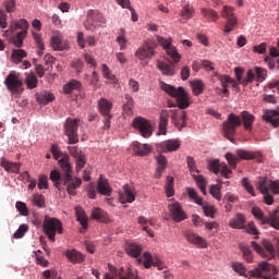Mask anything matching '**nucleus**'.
I'll return each mask as SVG.
<instances>
[{
    "instance_id": "nucleus-1",
    "label": "nucleus",
    "mask_w": 279,
    "mask_h": 279,
    "mask_svg": "<svg viewBox=\"0 0 279 279\" xmlns=\"http://www.w3.org/2000/svg\"><path fill=\"white\" fill-rule=\"evenodd\" d=\"M59 165L63 171L61 174L58 170H52L50 172V180L54 183L56 189L60 191L62 185L65 186L69 195H77V189L82 186L81 178H73V169L71 168V162L69 161V156H64L59 160Z\"/></svg>"
},
{
    "instance_id": "nucleus-2",
    "label": "nucleus",
    "mask_w": 279,
    "mask_h": 279,
    "mask_svg": "<svg viewBox=\"0 0 279 279\" xmlns=\"http://www.w3.org/2000/svg\"><path fill=\"white\" fill-rule=\"evenodd\" d=\"M254 121H256V117L248 111H242L241 117L230 113L227 120L222 123L223 137L232 143L234 141V135L236 134V129L242 124L246 132H252Z\"/></svg>"
},
{
    "instance_id": "nucleus-3",
    "label": "nucleus",
    "mask_w": 279,
    "mask_h": 279,
    "mask_svg": "<svg viewBox=\"0 0 279 279\" xmlns=\"http://www.w3.org/2000/svg\"><path fill=\"white\" fill-rule=\"evenodd\" d=\"M157 43L162 46L167 56L171 58H165L163 60L157 61V69L162 73V75H168L169 77L175 74V64L182 60V56L179 54L178 49L172 45L173 40L171 38H165L162 36L156 37Z\"/></svg>"
},
{
    "instance_id": "nucleus-4",
    "label": "nucleus",
    "mask_w": 279,
    "mask_h": 279,
    "mask_svg": "<svg viewBox=\"0 0 279 279\" xmlns=\"http://www.w3.org/2000/svg\"><path fill=\"white\" fill-rule=\"evenodd\" d=\"M160 88L161 90L170 95V97L177 99L178 108L180 110H186V108L191 106V95L186 93L184 87L175 88L173 85L161 83Z\"/></svg>"
},
{
    "instance_id": "nucleus-5",
    "label": "nucleus",
    "mask_w": 279,
    "mask_h": 279,
    "mask_svg": "<svg viewBox=\"0 0 279 279\" xmlns=\"http://www.w3.org/2000/svg\"><path fill=\"white\" fill-rule=\"evenodd\" d=\"M9 29L11 34H14V32L21 29V32L16 33V35L11 38L12 45H14V47H17V49H21V47H23V40H25V38L27 37V29H29V23L25 19H21L20 21H12Z\"/></svg>"
},
{
    "instance_id": "nucleus-6",
    "label": "nucleus",
    "mask_w": 279,
    "mask_h": 279,
    "mask_svg": "<svg viewBox=\"0 0 279 279\" xmlns=\"http://www.w3.org/2000/svg\"><path fill=\"white\" fill-rule=\"evenodd\" d=\"M158 44L155 40L147 39L135 51V58L141 61L142 64L147 65V60H153L156 56V48Z\"/></svg>"
},
{
    "instance_id": "nucleus-7",
    "label": "nucleus",
    "mask_w": 279,
    "mask_h": 279,
    "mask_svg": "<svg viewBox=\"0 0 279 279\" xmlns=\"http://www.w3.org/2000/svg\"><path fill=\"white\" fill-rule=\"evenodd\" d=\"M108 269L110 271V274H105V279H114V278H119V279H141L138 278V272H136L135 270H133L132 268H117L114 266H112V264H108Z\"/></svg>"
},
{
    "instance_id": "nucleus-8",
    "label": "nucleus",
    "mask_w": 279,
    "mask_h": 279,
    "mask_svg": "<svg viewBox=\"0 0 279 279\" xmlns=\"http://www.w3.org/2000/svg\"><path fill=\"white\" fill-rule=\"evenodd\" d=\"M236 156L232 155V153H227L225 155L226 160L229 162L230 167L233 169L236 168V163L239 160H256L260 156V153H254L250 150L238 149L235 151Z\"/></svg>"
},
{
    "instance_id": "nucleus-9",
    "label": "nucleus",
    "mask_w": 279,
    "mask_h": 279,
    "mask_svg": "<svg viewBox=\"0 0 279 279\" xmlns=\"http://www.w3.org/2000/svg\"><path fill=\"white\" fill-rule=\"evenodd\" d=\"M101 25H106V17H104V14L97 10L88 11L86 21L84 22L85 29L95 32V29L101 27Z\"/></svg>"
},
{
    "instance_id": "nucleus-10",
    "label": "nucleus",
    "mask_w": 279,
    "mask_h": 279,
    "mask_svg": "<svg viewBox=\"0 0 279 279\" xmlns=\"http://www.w3.org/2000/svg\"><path fill=\"white\" fill-rule=\"evenodd\" d=\"M62 222L58 218H49L46 216L44 220V232L52 243L56 241V232L62 234Z\"/></svg>"
},
{
    "instance_id": "nucleus-11",
    "label": "nucleus",
    "mask_w": 279,
    "mask_h": 279,
    "mask_svg": "<svg viewBox=\"0 0 279 279\" xmlns=\"http://www.w3.org/2000/svg\"><path fill=\"white\" fill-rule=\"evenodd\" d=\"M132 125L140 132L143 138H149V136L154 134V126H151V122L143 117L135 118Z\"/></svg>"
},
{
    "instance_id": "nucleus-12",
    "label": "nucleus",
    "mask_w": 279,
    "mask_h": 279,
    "mask_svg": "<svg viewBox=\"0 0 279 279\" xmlns=\"http://www.w3.org/2000/svg\"><path fill=\"white\" fill-rule=\"evenodd\" d=\"M4 84L7 88L13 95H21L23 93V81L19 77V73L15 71H11L7 76Z\"/></svg>"
},
{
    "instance_id": "nucleus-13",
    "label": "nucleus",
    "mask_w": 279,
    "mask_h": 279,
    "mask_svg": "<svg viewBox=\"0 0 279 279\" xmlns=\"http://www.w3.org/2000/svg\"><path fill=\"white\" fill-rule=\"evenodd\" d=\"M251 245L253 250L257 252V254H259L260 256H263V258H266L267 260H271V258L276 257V250L274 248V244H271V242H269L268 240L263 241V246L254 241L251 242Z\"/></svg>"
},
{
    "instance_id": "nucleus-14",
    "label": "nucleus",
    "mask_w": 279,
    "mask_h": 279,
    "mask_svg": "<svg viewBox=\"0 0 279 279\" xmlns=\"http://www.w3.org/2000/svg\"><path fill=\"white\" fill-rule=\"evenodd\" d=\"M77 119H68L64 124V132L65 136L69 138V145H75V143H80V137L77 135V128L78 126Z\"/></svg>"
},
{
    "instance_id": "nucleus-15",
    "label": "nucleus",
    "mask_w": 279,
    "mask_h": 279,
    "mask_svg": "<svg viewBox=\"0 0 279 279\" xmlns=\"http://www.w3.org/2000/svg\"><path fill=\"white\" fill-rule=\"evenodd\" d=\"M169 213L177 223H180V221L186 220L189 217L186 216V211L182 208V205H180L178 202H174L168 206Z\"/></svg>"
},
{
    "instance_id": "nucleus-16",
    "label": "nucleus",
    "mask_w": 279,
    "mask_h": 279,
    "mask_svg": "<svg viewBox=\"0 0 279 279\" xmlns=\"http://www.w3.org/2000/svg\"><path fill=\"white\" fill-rule=\"evenodd\" d=\"M182 143L180 140H167L159 144H157V151H162L163 154H168L169 151H178Z\"/></svg>"
},
{
    "instance_id": "nucleus-17",
    "label": "nucleus",
    "mask_w": 279,
    "mask_h": 279,
    "mask_svg": "<svg viewBox=\"0 0 279 279\" xmlns=\"http://www.w3.org/2000/svg\"><path fill=\"white\" fill-rule=\"evenodd\" d=\"M170 119L175 128H179V130H182V128H186V113L184 111L174 109L170 110Z\"/></svg>"
},
{
    "instance_id": "nucleus-18",
    "label": "nucleus",
    "mask_w": 279,
    "mask_h": 279,
    "mask_svg": "<svg viewBox=\"0 0 279 279\" xmlns=\"http://www.w3.org/2000/svg\"><path fill=\"white\" fill-rule=\"evenodd\" d=\"M123 192L119 194V201L121 204H132L136 201V192H134V189H132L130 185L124 184L123 185Z\"/></svg>"
},
{
    "instance_id": "nucleus-19",
    "label": "nucleus",
    "mask_w": 279,
    "mask_h": 279,
    "mask_svg": "<svg viewBox=\"0 0 279 279\" xmlns=\"http://www.w3.org/2000/svg\"><path fill=\"white\" fill-rule=\"evenodd\" d=\"M263 120L270 123L272 128H279V106L277 109H266L263 114Z\"/></svg>"
},
{
    "instance_id": "nucleus-20",
    "label": "nucleus",
    "mask_w": 279,
    "mask_h": 279,
    "mask_svg": "<svg viewBox=\"0 0 279 279\" xmlns=\"http://www.w3.org/2000/svg\"><path fill=\"white\" fill-rule=\"evenodd\" d=\"M185 238L187 243H192V245H197V247H201L202 250H206L208 247V242L206 239L199 236L197 233L187 232L185 233Z\"/></svg>"
},
{
    "instance_id": "nucleus-21",
    "label": "nucleus",
    "mask_w": 279,
    "mask_h": 279,
    "mask_svg": "<svg viewBox=\"0 0 279 279\" xmlns=\"http://www.w3.org/2000/svg\"><path fill=\"white\" fill-rule=\"evenodd\" d=\"M245 216L241 213L235 214L233 218L229 220V226L233 230H245Z\"/></svg>"
},
{
    "instance_id": "nucleus-22",
    "label": "nucleus",
    "mask_w": 279,
    "mask_h": 279,
    "mask_svg": "<svg viewBox=\"0 0 279 279\" xmlns=\"http://www.w3.org/2000/svg\"><path fill=\"white\" fill-rule=\"evenodd\" d=\"M133 151L136 156H149L151 154V146L149 144L133 143Z\"/></svg>"
},
{
    "instance_id": "nucleus-23",
    "label": "nucleus",
    "mask_w": 279,
    "mask_h": 279,
    "mask_svg": "<svg viewBox=\"0 0 279 279\" xmlns=\"http://www.w3.org/2000/svg\"><path fill=\"white\" fill-rule=\"evenodd\" d=\"M272 269H274V265H270L267 262H262L258 265V268L250 271V276L251 278H263V271H270Z\"/></svg>"
},
{
    "instance_id": "nucleus-24",
    "label": "nucleus",
    "mask_w": 279,
    "mask_h": 279,
    "mask_svg": "<svg viewBox=\"0 0 279 279\" xmlns=\"http://www.w3.org/2000/svg\"><path fill=\"white\" fill-rule=\"evenodd\" d=\"M64 255L68 260H70V263H73L74 265L84 263V254L80 253V251L75 248L65 251Z\"/></svg>"
},
{
    "instance_id": "nucleus-25",
    "label": "nucleus",
    "mask_w": 279,
    "mask_h": 279,
    "mask_svg": "<svg viewBox=\"0 0 279 279\" xmlns=\"http://www.w3.org/2000/svg\"><path fill=\"white\" fill-rule=\"evenodd\" d=\"M35 98L38 101V104H40L41 106H47V104H51V101H53V99H56V96H53L52 93L43 90L40 93H37L35 95Z\"/></svg>"
},
{
    "instance_id": "nucleus-26",
    "label": "nucleus",
    "mask_w": 279,
    "mask_h": 279,
    "mask_svg": "<svg viewBox=\"0 0 279 279\" xmlns=\"http://www.w3.org/2000/svg\"><path fill=\"white\" fill-rule=\"evenodd\" d=\"M169 125V110L163 109L159 117V133L165 136L167 134V126Z\"/></svg>"
},
{
    "instance_id": "nucleus-27",
    "label": "nucleus",
    "mask_w": 279,
    "mask_h": 279,
    "mask_svg": "<svg viewBox=\"0 0 279 279\" xmlns=\"http://www.w3.org/2000/svg\"><path fill=\"white\" fill-rule=\"evenodd\" d=\"M125 252L129 256H132V258H138L143 252V247L137 243L129 242L125 245Z\"/></svg>"
},
{
    "instance_id": "nucleus-28",
    "label": "nucleus",
    "mask_w": 279,
    "mask_h": 279,
    "mask_svg": "<svg viewBox=\"0 0 279 279\" xmlns=\"http://www.w3.org/2000/svg\"><path fill=\"white\" fill-rule=\"evenodd\" d=\"M137 262L140 264L143 263V265L146 269H149V267H151V265H157V267H160V262L159 260L154 262V257H151V253H149V252H145L143 254V256L137 259Z\"/></svg>"
},
{
    "instance_id": "nucleus-29",
    "label": "nucleus",
    "mask_w": 279,
    "mask_h": 279,
    "mask_svg": "<svg viewBox=\"0 0 279 279\" xmlns=\"http://www.w3.org/2000/svg\"><path fill=\"white\" fill-rule=\"evenodd\" d=\"M98 193H100V195L108 196H110V193H112V187H110V183L107 179H104L102 175H100L98 180Z\"/></svg>"
},
{
    "instance_id": "nucleus-30",
    "label": "nucleus",
    "mask_w": 279,
    "mask_h": 279,
    "mask_svg": "<svg viewBox=\"0 0 279 279\" xmlns=\"http://www.w3.org/2000/svg\"><path fill=\"white\" fill-rule=\"evenodd\" d=\"M76 220L81 223L83 230L88 228V217L86 216V211L82 207H75Z\"/></svg>"
},
{
    "instance_id": "nucleus-31",
    "label": "nucleus",
    "mask_w": 279,
    "mask_h": 279,
    "mask_svg": "<svg viewBox=\"0 0 279 279\" xmlns=\"http://www.w3.org/2000/svg\"><path fill=\"white\" fill-rule=\"evenodd\" d=\"M99 111L104 114V117L110 116V110H112V102H110L106 98H100L98 100Z\"/></svg>"
},
{
    "instance_id": "nucleus-32",
    "label": "nucleus",
    "mask_w": 279,
    "mask_h": 279,
    "mask_svg": "<svg viewBox=\"0 0 279 279\" xmlns=\"http://www.w3.org/2000/svg\"><path fill=\"white\" fill-rule=\"evenodd\" d=\"M1 167H3V169H5V171L9 173H19V171H21V163L19 162L2 160Z\"/></svg>"
},
{
    "instance_id": "nucleus-33",
    "label": "nucleus",
    "mask_w": 279,
    "mask_h": 279,
    "mask_svg": "<svg viewBox=\"0 0 279 279\" xmlns=\"http://www.w3.org/2000/svg\"><path fill=\"white\" fill-rule=\"evenodd\" d=\"M80 88H82V83L77 80H72L63 86V92L65 95H71L73 90H80Z\"/></svg>"
},
{
    "instance_id": "nucleus-34",
    "label": "nucleus",
    "mask_w": 279,
    "mask_h": 279,
    "mask_svg": "<svg viewBox=\"0 0 279 279\" xmlns=\"http://www.w3.org/2000/svg\"><path fill=\"white\" fill-rule=\"evenodd\" d=\"M190 84H191V87H192V90H193V94L195 95V97H199V95H202V93H204V87H205L204 82H202L199 80H195V81H192Z\"/></svg>"
},
{
    "instance_id": "nucleus-35",
    "label": "nucleus",
    "mask_w": 279,
    "mask_h": 279,
    "mask_svg": "<svg viewBox=\"0 0 279 279\" xmlns=\"http://www.w3.org/2000/svg\"><path fill=\"white\" fill-rule=\"evenodd\" d=\"M193 178L201 191V193H203V195H206V186L208 184V182L206 181V179L204 178V175L202 174H193Z\"/></svg>"
},
{
    "instance_id": "nucleus-36",
    "label": "nucleus",
    "mask_w": 279,
    "mask_h": 279,
    "mask_svg": "<svg viewBox=\"0 0 279 279\" xmlns=\"http://www.w3.org/2000/svg\"><path fill=\"white\" fill-rule=\"evenodd\" d=\"M201 12L208 21H213L214 23L219 21V13L213 9H202Z\"/></svg>"
},
{
    "instance_id": "nucleus-37",
    "label": "nucleus",
    "mask_w": 279,
    "mask_h": 279,
    "mask_svg": "<svg viewBox=\"0 0 279 279\" xmlns=\"http://www.w3.org/2000/svg\"><path fill=\"white\" fill-rule=\"evenodd\" d=\"M51 46L54 51H64L66 49V45L62 43V37L60 36H53L51 38Z\"/></svg>"
},
{
    "instance_id": "nucleus-38",
    "label": "nucleus",
    "mask_w": 279,
    "mask_h": 279,
    "mask_svg": "<svg viewBox=\"0 0 279 279\" xmlns=\"http://www.w3.org/2000/svg\"><path fill=\"white\" fill-rule=\"evenodd\" d=\"M173 184H174L173 177H167L166 185H165L167 197H173L175 195V190L173 189Z\"/></svg>"
},
{
    "instance_id": "nucleus-39",
    "label": "nucleus",
    "mask_w": 279,
    "mask_h": 279,
    "mask_svg": "<svg viewBox=\"0 0 279 279\" xmlns=\"http://www.w3.org/2000/svg\"><path fill=\"white\" fill-rule=\"evenodd\" d=\"M34 40L37 46V54L43 56L45 53V44L43 43V36L38 33H33Z\"/></svg>"
},
{
    "instance_id": "nucleus-40",
    "label": "nucleus",
    "mask_w": 279,
    "mask_h": 279,
    "mask_svg": "<svg viewBox=\"0 0 279 279\" xmlns=\"http://www.w3.org/2000/svg\"><path fill=\"white\" fill-rule=\"evenodd\" d=\"M186 193L190 197V199H193V202L195 204H197L198 206H202V204H204V199L202 197H199V195L197 194V192L195 191V189L193 187H187L186 189Z\"/></svg>"
},
{
    "instance_id": "nucleus-41",
    "label": "nucleus",
    "mask_w": 279,
    "mask_h": 279,
    "mask_svg": "<svg viewBox=\"0 0 279 279\" xmlns=\"http://www.w3.org/2000/svg\"><path fill=\"white\" fill-rule=\"evenodd\" d=\"M257 189L262 194L269 193V181L266 177H260L257 182Z\"/></svg>"
},
{
    "instance_id": "nucleus-42",
    "label": "nucleus",
    "mask_w": 279,
    "mask_h": 279,
    "mask_svg": "<svg viewBox=\"0 0 279 279\" xmlns=\"http://www.w3.org/2000/svg\"><path fill=\"white\" fill-rule=\"evenodd\" d=\"M11 58L14 62H22L23 58H27V52L23 49H14Z\"/></svg>"
},
{
    "instance_id": "nucleus-43",
    "label": "nucleus",
    "mask_w": 279,
    "mask_h": 279,
    "mask_svg": "<svg viewBox=\"0 0 279 279\" xmlns=\"http://www.w3.org/2000/svg\"><path fill=\"white\" fill-rule=\"evenodd\" d=\"M25 84L29 90H33V88L38 86V77H36L34 74H27Z\"/></svg>"
},
{
    "instance_id": "nucleus-44",
    "label": "nucleus",
    "mask_w": 279,
    "mask_h": 279,
    "mask_svg": "<svg viewBox=\"0 0 279 279\" xmlns=\"http://www.w3.org/2000/svg\"><path fill=\"white\" fill-rule=\"evenodd\" d=\"M221 16L227 21L230 19H236V16H234V8L230 5H225L222 8Z\"/></svg>"
},
{
    "instance_id": "nucleus-45",
    "label": "nucleus",
    "mask_w": 279,
    "mask_h": 279,
    "mask_svg": "<svg viewBox=\"0 0 279 279\" xmlns=\"http://www.w3.org/2000/svg\"><path fill=\"white\" fill-rule=\"evenodd\" d=\"M209 193L215 199L221 202V184L211 185Z\"/></svg>"
},
{
    "instance_id": "nucleus-46",
    "label": "nucleus",
    "mask_w": 279,
    "mask_h": 279,
    "mask_svg": "<svg viewBox=\"0 0 279 279\" xmlns=\"http://www.w3.org/2000/svg\"><path fill=\"white\" fill-rule=\"evenodd\" d=\"M101 71H102V76L106 80H110V82H117V76H114V74H112V72L110 71V68H108L107 64H102L101 65Z\"/></svg>"
},
{
    "instance_id": "nucleus-47",
    "label": "nucleus",
    "mask_w": 279,
    "mask_h": 279,
    "mask_svg": "<svg viewBox=\"0 0 279 279\" xmlns=\"http://www.w3.org/2000/svg\"><path fill=\"white\" fill-rule=\"evenodd\" d=\"M232 269L240 276H244L245 278H247V275H245L247 269L245 268V266H243L242 263H233Z\"/></svg>"
},
{
    "instance_id": "nucleus-48",
    "label": "nucleus",
    "mask_w": 279,
    "mask_h": 279,
    "mask_svg": "<svg viewBox=\"0 0 279 279\" xmlns=\"http://www.w3.org/2000/svg\"><path fill=\"white\" fill-rule=\"evenodd\" d=\"M203 213L205 217H210V219H215V214L217 213V209H215V206L213 205H204Z\"/></svg>"
},
{
    "instance_id": "nucleus-49",
    "label": "nucleus",
    "mask_w": 279,
    "mask_h": 279,
    "mask_svg": "<svg viewBox=\"0 0 279 279\" xmlns=\"http://www.w3.org/2000/svg\"><path fill=\"white\" fill-rule=\"evenodd\" d=\"M117 43L120 46V51L128 47V39L125 38V31L121 29V35L117 37Z\"/></svg>"
},
{
    "instance_id": "nucleus-50",
    "label": "nucleus",
    "mask_w": 279,
    "mask_h": 279,
    "mask_svg": "<svg viewBox=\"0 0 279 279\" xmlns=\"http://www.w3.org/2000/svg\"><path fill=\"white\" fill-rule=\"evenodd\" d=\"M242 186L245 189L246 192L252 195V197H256V192H254V186L250 183L247 178L242 179Z\"/></svg>"
},
{
    "instance_id": "nucleus-51",
    "label": "nucleus",
    "mask_w": 279,
    "mask_h": 279,
    "mask_svg": "<svg viewBox=\"0 0 279 279\" xmlns=\"http://www.w3.org/2000/svg\"><path fill=\"white\" fill-rule=\"evenodd\" d=\"M236 17L227 20L225 24L226 34H230V32H233V29L236 27Z\"/></svg>"
},
{
    "instance_id": "nucleus-52",
    "label": "nucleus",
    "mask_w": 279,
    "mask_h": 279,
    "mask_svg": "<svg viewBox=\"0 0 279 279\" xmlns=\"http://www.w3.org/2000/svg\"><path fill=\"white\" fill-rule=\"evenodd\" d=\"M244 230L247 234H252L253 236H255V239H258V229L256 228V225H254V222H250L247 226H245Z\"/></svg>"
},
{
    "instance_id": "nucleus-53",
    "label": "nucleus",
    "mask_w": 279,
    "mask_h": 279,
    "mask_svg": "<svg viewBox=\"0 0 279 279\" xmlns=\"http://www.w3.org/2000/svg\"><path fill=\"white\" fill-rule=\"evenodd\" d=\"M16 210H19L20 215L23 217H27L29 215V210L27 209V205L23 202H17L15 204Z\"/></svg>"
},
{
    "instance_id": "nucleus-54",
    "label": "nucleus",
    "mask_w": 279,
    "mask_h": 279,
    "mask_svg": "<svg viewBox=\"0 0 279 279\" xmlns=\"http://www.w3.org/2000/svg\"><path fill=\"white\" fill-rule=\"evenodd\" d=\"M125 102L123 105L124 112H132V108H134V98L130 95H125Z\"/></svg>"
},
{
    "instance_id": "nucleus-55",
    "label": "nucleus",
    "mask_w": 279,
    "mask_h": 279,
    "mask_svg": "<svg viewBox=\"0 0 279 279\" xmlns=\"http://www.w3.org/2000/svg\"><path fill=\"white\" fill-rule=\"evenodd\" d=\"M29 230V227L27 225H22L19 227V229L13 234L14 239H23L25 236V232Z\"/></svg>"
},
{
    "instance_id": "nucleus-56",
    "label": "nucleus",
    "mask_w": 279,
    "mask_h": 279,
    "mask_svg": "<svg viewBox=\"0 0 279 279\" xmlns=\"http://www.w3.org/2000/svg\"><path fill=\"white\" fill-rule=\"evenodd\" d=\"M193 14H194V11H193V7L191 5L183 7V9L181 10L182 19H193Z\"/></svg>"
},
{
    "instance_id": "nucleus-57",
    "label": "nucleus",
    "mask_w": 279,
    "mask_h": 279,
    "mask_svg": "<svg viewBox=\"0 0 279 279\" xmlns=\"http://www.w3.org/2000/svg\"><path fill=\"white\" fill-rule=\"evenodd\" d=\"M255 73L258 82H265V78L267 77V70L260 66H255Z\"/></svg>"
},
{
    "instance_id": "nucleus-58",
    "label": "nucleus",
    "mask_w": 279,
    "mask_h": 279,
    "mask_svg": "<svg viewBox=\"0 0 279 279\" xmlns=\"http://www.w3.org/2000/svg\"><path fill=\"white\" fill-rule=\"evenodd\" d=\"M157 165H159L158 172L162 173L165 169H167V157H165L163 155L157 157Z\"/></svg>"
},
{
    "instance_id": "nucleus-59",
    "label": "nucleus",
    "mask_w": 279,
    "mask_h": 279,
    "mask_svg": "<svg viewBox=\"0 0 279 279\" xmlns=\"http://www.w3.org/2000/svg\"><path fill=\"white\" fill-rule=\"evenodd\" d=\"M220 167H221V163H219V160L215 159L209 161V165H208L209 171H213V173H215L216 175L219 173Z\"/></svg>"
},
{
    "instance_id": "nucleus-60",
    "label": "nucleus",
    "mask_w": 279,
    "mask_h": 279,
    "mask_svg": "<svg viewBox=\"0 0 279 279\" xmlns=\"http://www.w3.org/2000/svg\"><path fill=\"white\" fill-rule=\"evenodd\" d=\"M241 250H242V254H243L245 260H246L247 263H252L253 257H252V251L250 250V246H247V245H242V246H241Z\"/></svg>"
},
{
    "instance_id": "nucleus-61",
    "label": "nucleus",
    "mask_w": 279,
    "mask_h": 279,
    "mask_svg": "<svg viewBox=\"0 0 279 279\" xmlns=\"http://www.w3.org/2000/svg\"><path fill=\"white\" fill-rule=\"evenodd\" d=\"M33 202L35 206H38V208H43L45 206V196H43V194H35L33 197Z\"/></svg>"
},
{
    "instance_id": "nucleus-62",
    "label": "nucleus",
    "mask_w": 279,
    "mask_h": 279,
    "mask_svg": "<svg viewBox=\"0 0 279 279\" xmlns=\"http://www.w3.org/2000/svg\"><path fill=\"white\" fill-rule=\"evenodd\" d=\"M253 52L254 53H259L260 56H263V53H267V43H262L257 46L253 47Z\"/></svg>"
},
{
    "instance_id": "nucleus-63",
    "label": "nucleus",
    "mask_w": 279,
    "mask_h": 279,
    "mask_svg": "<svg viewBox=\"0 0 279 279\" xmlns=\"http://www.w3.org/2000/svg\"><path fill=\"white\" fill-rule=\"evenodd\" d=\"M92 219H95L96 221H104V211L99 208H94L92 211Z\"/></svg>"
},
{
    "instance_id": "nucleus-64",
    "label": "nucleus",
    "mask_w": 279,
    "mask_h": 279,
    "mask_svg": "<svg viewBox=\"0 0 279 279\" xmlns=\"http://www.w3.org/2000/svg\"><path fill=\"white\" fill-rule=\"evenodd\" d=\"M268 191H272L275 195H279V181H269Z\"/></svg>"
}]
</instances>
